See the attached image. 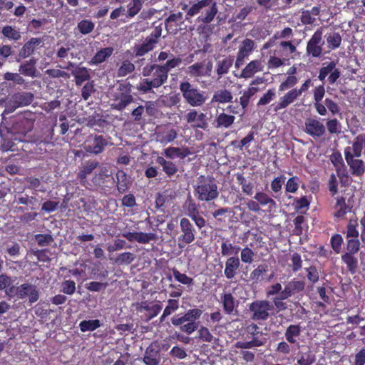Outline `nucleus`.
<instances>
[{"mask_svg":"<svg viewBox=\"0 0 365 365\" xmlns=\"http://www.w3.org/2000/svg\"><path fill=\"white\" fill-rule=\"evenodd\" d=\"M181 9L186 11L185 19L187 20L205 9L197 19L198 22L205 24L211 23L218 12L217 4L215 0H198L190 7L187 4H182Z\"/></svg>","mask_w":365,"mask_h":365,"instance_id":"f257e3e1","label":"nucleus"},{"mask_svg":"<svg viewBox=\"0 0 365 365\" xmlns=\"http://www.w3.org/2000/svg\"><path fill=\"white\" fill-rule=\"evenodd\" d=\"M202 311L197 308L190 309L183 314H175L171 319L172 324L175 327L180 326V330L187 335L191 334L198 328V320Z\"/></svg>","mask_w":365,"mask_h":365,"instance_id":"f03ea898","label":"nucleus"},{"mask_svg":"<svg viewBox=\"0 0 365 365\" xmlns=\"http://www.w3.org/2000/svg\"><path fill=\"white\" fill-rule=\"evenodd\" d=\"M195 192L200 201L209 202L216 199L219 195L215 179L212 177L203 175L197 178Z\"/></svg>","mask_w":365,"mask_h":365,"instance_id":"7ed1b4c3","label":"nucleus"},{"mask_svg":"<svg viewBox=\"0 0 365 365\" xmlns=\"http://www.w3.org/2000/svg\"><path fill=\"white\" fill-rule=\"evenodd\" d=\"M362 154L361 145L358 143H352V146L344 148V158L349 166L351 173L356 177H361L365 173V163L359 158Z\"/></svg>","mask_w":365,"mask_h":365,"instance_id":"20e7f679","label":"nucleus"},{"mask_svg":"<svg viewBox=\"0 0 365 365\" xmlns=\"http://www.w3.org/2000/svg\"><path fill=\"white\" fill-rule=\"evenodd\" d=\"M113 103L111 108L118 111H123L134 101L132 96V85L130 82L122 81L119 83L116 91L112 94Z\"/></svg>","mask_w":365,"mask_h":365,"instance_id":"39448f33","label":"nucleus"},{"mask_svg":"<svg viewBox=\"0 0 365 365\" xmlns=\"http://www.w3.org/2000/svg\"><path fill=\"white\" fill-rule=\"evenodd\" d=\"M245 339L248 341H238L235 344V347L238 349H252L264 345L266 342V338L263 336V332L259 327L255 323H251L246 326L245 329Z\"/></svg>","mask_w":365,"mask_h":365,"instance_id":"423d86ee","label":"nucleus"},{"mask_svg":"<svg viewBox=\"0 0 365 365\" xmlns=\"http://www.w3.org/2000/svg\"><path fill=\"white\" fill-rule=\"evenodd\" d=\"M168 78V74L160 67V65L153 72L152 78H142L137 84V90L143 93L153 92L154 88H158L165 84Z\"/></svg>","mask_w":365,"mask_h":365,"instance_id":"0eeeda50","label":"nucleus"},{"mask_svg":"<svg viewBox=\"0 0 365 365\" xmlns=\"http://www.w3.org/2000/svg\"><path fill=\"white\" fill-rule=\"evenodd\" d=\"M179 88L185 101L190 106L199 107L205 103L207 98L204 93L190 82H181Z\"/></svg>","mask_w":365,"mask_h":365,"instance_id":"6e6552de","label":"nucleus"},{"mask_svg":"<svg viewBox=\"0 0 365 365\" xmlns=\"http://www.w3.org/2000/svg\"><path fill=\"white\" fill-rule=\"evenodd\" d=\"M34 101V95L29 92H18L13 94L6 103V108L1 113L2 121L6 120V115L15 111L16 109L30 105Z\"/></svg>","mask_w":365,"mask_h":365,"instance_id":"1a4fd4ad","label":"nucleus"},{"mask_svg":"<svg viewBox=\"0 0 365 365\" xmlns=\"http://www.w3.org/2000/svg\"><path fill=\"white\" fill-rule=\"evenodd\" d=\"M273 309V304L268 300H255L249 304L252 312L251 319L254 321H266L269 317V312Z\"/></svg>","mask_w":365,"mask_h":365,"instance_id":"9d476101","label":"nucleus"},{"mask_svg":"<svg viewBox=\"0 0 365 365\" xmlns=\"http://www.w3.org/2000/svg\"><path fill=\"white\" fill-rule=\"evenodd\" d=\"M180 235L178 237V246L184 248L187 245L194 242L196 231L193 225L186 218L182 217L180 220Z\"/></svg>","mask_w":365,"mask_h":365,"instance_id":"9b49d317","label":"nucleus"},{"mask_svg":"<svg viewBox=\"0 0 365 365\" xmlns=\"http://www.w3.org/2000/svg\"><path fill=\"white\" fill-rule=\"evenodd\" d=\"M34 126L32 120L20 113L11 118V130L12 133L21 134L24 136L31 131Z\"/></svg>","mask_w":365,"mask_h":365,"instance_id":"f8f14e48","label":"nucleus"},{"mask_svg":"<svg viewBox=\"0 0 365 365\" xmlns=\"http://www.w3.org/2000/svg\"><path fill=\"white\" fill-rule=\"evenodd\" d=\"M322 32L319 29L317 30L307 41L306 47V54L312 58H320L323 53L322 48Z\"/></svg>","mask_w":365,"mask_h":365,"instance_id":"ddd939ff","label":"nucleus"},{"mask_svg":"<svg viewBox=\"0 0 365 365\" xmlns=\"http://www.w3.org/2000/svg\"><path fill=\"white\" fill-rule=\"evenodd\" d=\"M17 297L24 299L29 297L30 304L35 303L39 299V291L36 286L29 283H24L17 287Z\"/></svg>","mask_w":365,"mask_h":365,"instance_id":"4468645a","label":"nucleus"},{"mask_svg":"<svg viewBox=\"0 0 365 365\" xmlns=\"http://www.w3.org/2000/svg\"><path fill=\"white\" fill-rule=\"evenodd\" d=\"M109 139L110 137L96 135L92 139L87 140L85 149L88 153L98 155L108 146Z\"/></svg>","mask_w":365,"mask_h":365,"instance_id":"2eb2a0df","label":"nucleus"},{"mask_svg":"<svg viewBox=\"0 0 365 365\" xmlns=\"http://www.w3.org/2000/svg\"><path fill=\"white\" fill-rule=\"evenodd\" d=\"M162 309L160 304H151L147 302H143L136 309L137 312L141 314V317L146 322L156 317Z\"/></svg>","mask_w":365,"mask_h":365,"instance_id":"dca6fc26","label":"nucleus"},{"mask_svg":"<svg viewBox=\"0 0 365 365\" xmlns=\"http://www.w3.org/2000/svg\"><path fill=\"white\" fill-rule=\"evenodd\" d=\"M255 48V43L252 39L245 38L242 42L235 61V66L237 68H239L243 64L245 58H247L252 53Z\"/></svg>","mask_w":365,"mask_h":365,"instance_id":"f3484780","label":"nucleus"},{"mask_svg":"<svg viewBox=\"0 0 365 365\" xmlns=\"http://www.w3.org/2000/svg\"><path fill=\"white\" fill-rule=\"evenodd\" d=\"M304 131L313 138H319L325 133L326 129L319 120L309 118L304 123Z\"/></svg>","mask_w":365,"mask_h":365,"instance_id":"a211bd4d","label":"nucleus"},{"mask_svg":"<svg viewBox=\"0 0 365 365\" xmlns=\"http://www.w3.org/2000/svg\"><path fill=\"white\" fill-rule=\"evenodd\" d=\"M220 304L222 306L224 312L227 314H232L237 310L239 301L230 292H224L220 294Z\"/></svg>","mask_w":365,"mask_h":365,"instance_id":"6ab92c4d","label":"nucleus"},{"mask_svg":"<svg viewBox=\"0 0 365 365\" xmlns=\"http://www.w3.org/2000/svg\"><path fill=\"white\" fill-rule=\"evenodd\" d=\"M325 88L324 83L316 86L313 90L314 108L320 115H325L327 110L325 106L322 103L325 95Z\"/></svg>","mask_w":365,"mask_h":365,"instance_id":"aec40b11","label":"nucleus"},{"mask_svg":"<svg viewBox=\"0 0 365 365\" xmlns=\"http://www.w3.org/2000/svg\"><path fill=\"white\" fill-rule=\"evenodd\" d=\"M305 282L302 280L293 279L285 284L284 289L281 292L282 295L289 298L295 294H299L304 290Z\"/></svg>","mask_w":365,"mask_h":365,"instance_id":"412c9836","label":"nucleus"},{"mask_svg":"<svg viewBox=\"0 0 365 365\" xmlns=\"http://www.w3.org/2000/svg\"><path fill=\"white\" fill-rule=\"evenodd\" d=\"M240 267V259L237 256L230 257L225 261L224 269L225 277L227 279H232L237 273Z\"/></svg>","mask_w":365,"mask_h":365,"instance_id":"4be33fe9","label":"nucleus"},{"mask_svg":"<svg viewBox=\"0 0 365 365\" xmlns=\"http://www.w3.org/2000/svg\"><path fill=\"white\" fill-rule=\"evenodd\" d=\"M334 209L336 210L333 216L337 219H343L345 215L351 211L352 207L346 202V198L343 196H337Z\"/></svg>","mask_w":365,"mask_h":365,"instance_id":"5701e85b","label":"nucleus"},{"mask_svg":"<svg viewBox=\"0 0 365 365\" xmlns=\"http://www.w3.org/2000/svg\"><path fill=\"white\" fill-rule=\"evenodd\" d=\"M299 96H300L297 92V88H293L289 91L279 98V102L274 104V110L275 111H278L287 108Z\"/></svg>","mask_w":365,"mask_h":365,"instance_id":"b1692460","label":"nucleus"},{"mask_svg":"<svg viewBox=\"0 0 365 365\" xmlns=\"http://www.w3.org/2000/svg\"><path fill=\"white\" fill-rule=\"evenodd\" d=\"M43 43L41 38H31L25 43L19 51V56L21 58H26L32 55L35 50Z\"/></svg>","mask_w":365,"mask_h":365,"instance_id":"393cba45","label":"nucleus"},{"mask_svg":"<svg viewBox=\"0 0 365 365\" xmlns=\"http://www.w3.org/2000/svg\"><path fill=\"white\" fill-rule=\"evenodd\" d=\"M36 63L37 60L34 58H31L19 66V72L24 76L31 78L37 77L38 71L36 67Z\"/></svg>","mask_w":365,"mask_h":365,"instance_id":"a878e982","label":"nucleus"},{"mask_svg":"<svg viewBox=\"0 0 365 365\" xmlns=\"http://www.w3.org/2000/svg\"><path fill=\"white\" fill-rule=\"evenodd\" d=\"M99 165L97 160L86 161L79 170L78 173V178L82 184L86 181L87 176L93 173V171Z\"/></svg>","mask_w":365,"mask_h":365,"instance_id":"bb28decb","label":"nucleus"},{"mask_svg":"<svg viewBox=\"0 0 365 365\" xmlns=\"http://www.w3.org/2000/svg\"><path fill=\"white\" fill-rule=\"evenodd\" d=\"M263 68L260 60H253L250 61L242 71L240 77L249 78L252 77L256 73L261 71Z\"/></svg>","mask_w":365,"mask_h":365,"instance_id":"cd10ccee","label":"nucleus"},{"mask_svg":"<svg viewBox=\"0 0 365 365\" xmlns=\"http://www.w3.org/2000/svg\"><path fill=\"white\" fill-rule=\"evenodd\" d=\"M301 332L302 327L299 324H290L285 330L284 336L290 344H298Z\"/></svg>","mask_w":365,"mask_h":365,"instance_id":"c85d7f7f","label":"nucleus"},{"mask_svg":"<svg viewBox=\"0 0 365 365\" xmlns=\"http://www.w3.org/2000/svg\"><path fill=\"white\" fill-rule=\"evenodd\" d=\"M155 46L156 44L154 41H152L150 38H145V41L142 43L135 45L133 47V52L136 56H143L153 51Z\"/></svg>","mask_w":365,"mask_h":365,"instance_id":"c756f323","label":"nucleus"},{"mask_svg":"<svg viewBox=\"0 0 365 365\" xmlns=\"http://www.w3.org/2000/svg\"><path fill=\"white\" fill-rule=\"evenodd\" d=\"M144 0H130L125 7L126 19L134 18L142 9Z\"/></svg>","mask_w":365,"mask_h":365,"instance_id":"7c9ffc66","label":"nucleus"},{"mask_svg":"<svg viewBox=\"0 0 365 365\" xmlns=\"http://www.w3.org/2000/svg\"><path fill=\"white\" fill-rule=\"evenodd\" d=\"M234 62V58L232 56H227L222 60H220L216 63V73L219 78L223 75L227 74L230 68L232 67Z\"/></svg>","mask_w":365,"mask_h":365,"instance_id":"2f4dec72","label":"nucleus"},{"mask_svg":"<svg viewBox=\"0 0 365 365\" xmlns=\"http://www.w3.org/2000/svg\"><path fill=\"white\" fill-rule=\"evenodd\" d=\"M233 96L227 89H220L216 91L212 98V103H227L232 101Z\"/></svg>","mask_w":365,"mask_h":365,"instance_id":"473e14b6","label":"nucleus"},{"mask_svg":"<svg viewBox=\"0 0 365 365\" xmlns=\"http://www.w3.org/2000/svg\"><path fill=\"white\" fill-rule=\"evenodd\" d=\"M113 47H106L100 49L97 51V53L93 56V58L91 60V63L92 64L98 65L100 64L106 59H108L113 53Z\"/></svg>","mask_w":365,"mask_h":365,"instance_id":"72a5a7b5","label":"nucleus"},{"mask_svg":"<svg viewBox=\"0 0 365 365\" xmlns=\"http://www.w3.org/2000/svg\"><path fill=\"white\" fill-rule=\"evenodd\" d=\"M316 361V356L312 350L299 351L297 354L298 365H312Z\"/></svg>","mask_w":365,"mask_h":365,"instance_id":"f704fd0d","label":"nucleus"},{"mask_svg":"<svg viewBox=\"0 0 365 365\" xmlns=\"http://www.w3.org/2000/svg\"><path fill=\"white\" fill-rule=\"evenodd\" d=\"M235 117L225 113H220L215 118L216 128H230L235 122Z\"/></svg>","mask_w":365,"mask_h":365,"instance_id":"c9c22d12","label":"nucleus"},{"mask_svg":"<svg viewBox=\"0 0 365 365\" xmlns=\"http://www.w3.org/2000/svg\"><path fill=\"white\" fill-rule=\"evenodd\" d=\"M116 186L120 193L126 192L130 187V181L127 174L123 170H118L116 173Z\"/></svg>","mask_w":365,"mask_h":365,"instance_id":"e433bc0d","label":"nucleus"},{"mask_svg":"<svg viewBox=\"0 0 365 365\" xmlns=\"http://www.w3.org/2000/svg\"><path fill=\"white\" fill-rule=\"evenodd\" d=\"M111 181L113 184L115 182L114 178L109 173L106 168L101 169L100 172L94 176L93 181L96 185L103 186L106 181Z\"/></svg>","mask_w":365,"mask_h":365,"instance_id":"4c0bfd02","label":"nucleus"},{"mask_svg":"<svg viewBox=\"0 0 365 365\" xmlns=\"http://www.w3.org/2000/svg\"><path fill=\"white\" fill-rule=\"evenodd\" d=\"M327 47L329 50H336L339 48L341 43V36L338 32L327 34L324 36Z\"/></svg>","mask_w":365,"mask_h":365,"instance_id":"58836bf2","label":"nucleus"},{"mask_svg":"<svg viewBox=\"0 0 365 365\" xmlns=\"http://www.w3.org/2000/svg\"><path fill=\"white\" fill-rule=\"evenodd\" d=\"M354 254L344 253L341 255L342 262L346 265L348 271L354 274L356 273L358 267V259L354 256Z\"/></svg>","mask_w":365,"mask_h":365,"instance_id":"ea45409f","label":"nucleus"},{"mask_svg":"<svg viewBox=\"0 0 365 365\" xmlns=\"http://www.w3.org/2000/svg\"><path fill=\"white\" fill-rule=\"evenodd\" d=\"M77 86H81L84 81H88L91 78L89 71L86 67H77L72 71Z\"/></svg>","mask_w":365,"mask_h":365,"instance_id":"a19ab883","label":"nucleus"},{"mask_svg":"<svg viewBox=\"0 0 365 365\" xmlns=\"http://www.w3.org/2000/svg\"><path fill=\"white\" fill-rule=\"evenodd\" d=\"M255 200L262 206H268L270 210L273 209L276 206L275 201L270 197L266 192H257L254 196Z\"/></svg>","mask_w":365,"mask_h":365,"instance_id":"79ce46f5","label":"nucleus"},{"mask_svg":"<svg viewBox=\"0 0 365 365\" xmlns=\"http://www.w3.org/2000/svg\"><path fill=\"white\" fill-rule=\"evenodd\" d=\"M146 365H158L160 363L159 353L153 349L148 348L143 358Z\"/></svg>","mask_w":365,"mask_h":365,"instance_id":"37998d69","label":"nucleus"},{"mask_svg":"<svg viewBox=\"0 0 365 365\" xmlns=\"http://www.w3.org/2000/svg\"><path fill=\"white\" fill-rule=\"evenodd\" d=\"M157 163L163 167V171L168 176L174 175L178 171V168L174 163L168 161L163 157H158Z\"/></svg>","mask_w":365,"mask_h":365,"instance_id":"c03bdc74","label":"nucleus"},{"mask_svg":"<svg viewBox=\"0 0 365 365\" xmlns=\"http://www.w3.org/2000/svg\"><path fill=\"white\" fill-rule=\"evenodd\" d=\"M101 324L99 319L83 320L79 323V329L82 332L93 331L101 327Z\"/></svg>","mask_w":365,"mask_h":365,"instance_id":"a18cd8bd","label":"nucleus"},{"mask_svg":"<svg viewBox=\"0 0 365 365\" xmlns=\"http://www.w3.org/2000/svg\"><path fill=\"white\" fill-rule=\"evenodd\" d=\"M267 265L262 264L257 266L251 273L250 279L258 283L264 279V274L267 272Z\"/></svg>","mask_w":365,"mask_h":365,"instance_id":"49530a36","label":"nucleus"},{"mask_svg":"<svg viewBox=\"0 0 365 365\" xmlns=\"http://www.w3.org/2000/svg\"><path fill=\"white\" fill-rule=\"evenodd\" d=\"M257 91L258 88L252 86L244 91L242 96L240 98V103L244 110L248 106L250 98L255 96Z\"/></svg>","mask_w":365,"mask_h":365,"instance_id":"de8ad7c7","label":"nucleus"},{"mask_svg":"<svg viewBox=\"0 0 365 365\" xmlns=\"http://www.w3.org/2000/svg\"><path fill=\"white\" fill-rule=\"evenodd\" d=\"M179 308V300L176 299H170L168 300V304L163 310L160 317V321H164L165 318L178 310Z\"/></svg>","mask_w":365,"mask_h":365,"instance_id":"09e8293b","label":"nucleus"},{"mask_svg":"<svg viewBox=\"0 0 365 365\" xmlns=\"http://www.w3.org/2000/svg\"><path fill=\"white\" fill-rule=\"evenodd\" d=\"M1 34L9 40L19 41L21 38V33L11 26H5L2 28Z\"/></svg>","mask_w":365,"mask_h":365,"instance_id":"8fccbe9b","label":"nucleus"},{"mask_svg":"<svg viewBox=\"0 0 365 365\" xmlns=\"http://www.w3.org/2000/svg\"><path fill=\"white\" fill-rule=\"evenodd\" d=\"M95 28V24L88 19H83L77 24V29L83 35H87L91 33Z\"/></svg>","mask_w":365,"mask_h":365,"instance_id":"3c124183","label":"nucleus"},{"mask_svg":"<svg viewBox=\"0 0 365 365\" xmlns=\"http://www.w3.org/2000/svg\"><path fill=\"white\" fill-rule=\"evenodd\" d=\"M135 71V65L129 60H125L118 69L117 73L119 77H124Z\"/></svg>","mask_w":365,"mask_h":365,"instance_id":"603ef678","label":"nucleus"},{"mask_svg":"<svg viewBox=\"0 0 365 365\" xmlns=\"http://www.w3.org/2000/svg\"><path fill=\"white\" fill-rule=\"evenodd\" d=\"M135 259V255L130 252H125L119 254L115 259L117 264H130Z\"/></svg>","mask_w":365,"mask_h":365,"instance_id":"864d4df0","label":"nucleus"},{"mask_svg":"<svg viewBox=\"0 0 365 365\" xmlns=\"http://www.w3.org/2000/svg\"><path fill=\"white\" fill-rule=\"evenodd\" d=\"M172 271H173V274L175 279L176 281H178V282H180L182 284H185V285H187V286H190V285L193 284L194 280L192 278L188 277L185 274L181 273L176 268H173Z\"/></svg>","mask_w":365,"mask_h":365,"instance_id":"5fc2aeb1","label":"nucleus"},{"mask_svg":"<svg viewBox=\"0 0 365 365\" xmlns=\"http://www.w3.org/2000/svg\"><path fill=\"white\" fill-rule=\"evenodd\" d=\"M237 180L240 185L242 186V190L247 195L253 194V185L250 182H247L245 178L242 174L237 175Z\"/></svg>","mask_w":365,"mask_h":365,"instance_id":"6e6d98bb","label":"nucleus"},{"mask_svg":"<svg viewBox=\"0 0 365 365\" xmlns=\"http://www.w3.org/2000/svg\"><path fill=\"white\" fill-rule=\"evenodd\" d=\"M177 137V133L174 129H171L168 132L160 133L157 135L158 140L161 143H168L173 141Z\"/></svg>","mask_w":365,"mask_h":365,"instance_id":"4d7b16f0","label":"nucleus"},{"mask_svg":"<svg viewBox=\"0 0 365 365\" xmlns=\"http://www.w3.org/2000/svg\"><path fill=\"white\" fill-rule=\"evenodd\" d=\"M255 133L254 132H250L245 138H243L240 141L233 140L231 144L235 146L236 148L242 150L244 147L247 146L250 142L254 140Z\"/></svg>","mask_w":365,"mask_h":365,"instance_id":"13d9d810","label":"nucleus"},{"mask_svg":"<svg viewBox=\"0 0 365 365\" xmlns=\"http://www.w3.org/2000/svg\"><path fill=\"white\" fill-rule=\"evenodd\" d=\"M357 219H351L347 225L346 238H357L359 237V231L357 230Z\"/></svg>","mask_w":365,"mask_h":365,"instance_id":"bf43d9fd","label":"nucleus"},{"mask_svg":"<svg viewBox=\"0 0 365 365\" xmlns=\"http://www.w3.org/2000/svg\"><path fill=\"white\" fill-rule=\"evenodd\" d=\"M20 73L6 72L4 74V79L13 81L16 85H24L26 80L21 76Z\"/></svg>","mask_w":365,"mask_h":365,"instance_id":"052dcab7","label":"nucleus"},{"mask_svg":"<svg viewBox=\"0 0 365 365\" xmlns=\"http://www.w3.org/2000/svg\"><path fill=\"white\" fill-rule=\"evenodd\" d=\"M291 264L289 266L294 272H297L302 267V259L301 255L298 252H294L290 258Z\"/></svg>","mask_w":365,"mask_h":365,"instance_id":"680f3d73","label":"nucleus"},{"mask_svg":"<svg viewBox=\"0 0 365 365\" xmlns=\"http://www.w3.org/2000/svg\"><path fill=\"white\" fill-rule=\"evenodd\" d=\"M182 16L183 14L180 11L170 14L165 20V26L166 29L168 31L169 28L173 26V23H177L178 21L181 22L182 20Z\"/></svg>","mask_w":365,"mask_h":365,"instance_id":"e2e57ef3","label":"nucleus"},{"mask_svg":"<svg viewBox=\"0 0 365 365\" xmlns=\"http://www.w3.org/2000/svg\"><path fill=\"white\" fill-rule=\"evenodd\" d=\"M336 63L335 61H332L329 62L326 66H322L319 69V76H318L319 80L324 82L326 77L329 74H330L331 71H332V69H334V68L336 66Z\"/></svg>","mask_w":365,"mask_h":365,"instance_id":"0e129e2a","label":"nucleus"},{"mask_svg":"<svg viewBox=\"0 0 365 365\" xmlns=\"http://www.w3.org/2000/svg\"><path fill=\"white\" fill-rule=\"evenodd\" d=\"M35 240L41 247L48 246L53 242V237L51 234H36Z\"/></svg>","mask_w":365,"mask_h":365,"instance_id":"69168bd1","label":"nucleus"},{"mask_svg":"<svg viewBox=\"0 0 365 365\" xmlns=\"http://www.w3.org/2000/svg\"><path fill=\"white\" fill-rule=\"evenodd\" d=\"M255 252L252 249L248 247H245L242 249L240 252V260L246 264H251L253 261Z\"/></svg>","mask_w":365,"mask_h":365,"instance_id":"338daca9","label":"nucleus"},{"mask_svg":"<svg viewBox=\"0 0 365 365\" xmlns=\"http://www.w3.org/2000/svg\"><path fill=\"white\" fill-rule=\"evenodd\" d=\"M299 178L297 176L290 178L286 185L285 190L287 192L294 193L299 188Z\"/></svg>","mask_w":365,"mask_h":365,"instance_id":"774afa93","label":"nucleus"}]
</instances>
